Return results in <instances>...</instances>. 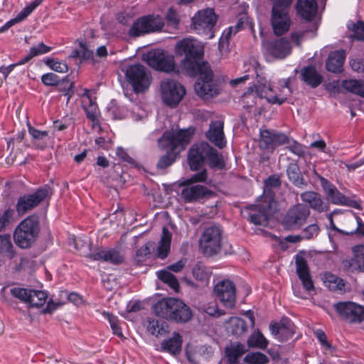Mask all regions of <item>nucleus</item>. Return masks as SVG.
<instances>
[{"label":"nucleus","instance_id":"nucleus-1","mask_svg":"<svg viewBox=\"0 0 364 364\" xmlns=\"http://www.w3.org/2000/svg\"><path fill=\"white\" fill-rule=\"evenodd\" d=\"M193 129H171L166 131L158 139V146L166 154L160 157L156 164L159 169H164L171 166L178 154L183 151L191 141Z\"/></svg>","mask_w":364,"mask_h":364},{"label":"nucleus","instance_id":"nucleus-2","mask_svg":"<svg viewBox=\"0 0 364 364\" xmlns=\"http://www.w3.org/2000/svg\"><path fill=\"white\" fill-rule=\"evenodd\" d=\"M176 53L179 55H185L181 63V67L187 73H195L203 62H200L204 55L203 44L193 38H184L177 42Z\"/></svg>","mask_w":364,"mask_h":364},{"label":"nucleus","instance_id":"nucleus-3","mask_svg":"<svg viewBox=\"0 0 364 364\" xmlns=\"http://www.w3.org/2000/svg\"><path fill=\"white\" fill-rule=\"evenodd\" d=\"M191 76H198L195 84V90L198 96L204 99L215 97L219 94L218 85L213 79V72L210 65L203 62L195 73H188Z\"/></svg>","mask_w":364,"mask_h":364},{"label":"nucleus","instance_id":"nucleus-4","mask_svg":"<svg viewBox=\"0 0 364 364\" xmlns=\"http://www.w3.org/2000/svg\"><path fill=\"white\" fill-rule=\"evenodd\" d=\"M39 231L38 218L36 215H30L16 228L14 232V242L22 249L28 248L36 242Z\"/></svg>","mask_w":364,"mask_h":364},{"label":"nucleus","instance_id":"nucleus-5","mask_svg":"<svg viewBox=\"0 0 364 364\" xmlns=\"http://www.w3.org/2000/svg\"><path fill=\"white\" fill-rule=\"evenodd\" d=\"M290 83V77L280 79L278 86H273L269 82L264 83L258 85L257 91L260 97L265 98L269 104L281 105L292 94Z\"/></svg>","mask_w":364,"mask_h":364},{"label":"nucleus","instance_id":"nucleus-6","mask_svg":"<svg viewBox=\"0 0 364 364\" xmlns=\"http://www.w3.org/2000/svg\"><path fill=\"white\" fill-rule=\"evenodd\" d=\"M127 81L132 85L135 93L144 92L151 82V73L141 64H133L125 70Z\"/></svg>","mask_w":364,"mask_h":364},{"label":"nucleus","instance_id":"nucleus-7","mask_svg":"<svg viewBox=\"0 0 364 364\" xmlns=\"http://www.w3.org/2000/svg\"><path fill=\"white\" fill-rule=\"evenodd\" d=\"M222 233V229L219 226H210L205 229L199 240L200 249L204 255L212 256L220 252Z\"/></svg>","mask_w":364,"mask_h":364},{"label":"nucleus","instance_id":"nucleus-8","mask_svg":"<svg viewBox=\"0 0 364 364\" xmlns=\"http://www.w3.org/2000/svg\"><path fill=\"white\" fill-rule=\"evenodd\" d=\"M274 204L275 200L271 195L259 198L256 204L250 207V209L253 211L250 213V221L257 225L266 226Z\"/></svg>","mask_w":364,"mask_h":364},{"label":"nucleus","instance_id":"nucleus-9","mask_svg":"<svg viewBox=\"0 0 364 364\" xmlns=\"http://www.w3.org/2000/svg\"><path fill=\"white\" fill-rule=\"evenodd\" d=\"M217 21V16L212 9L198 11L192 18L191 28L198 34H210L209 38L213 37L211 31Z\"/></svg>","mask_w":364,"mask_h":364},{"label":"nucleus","instance_id":"nucleus-10","mask_svg":"<svg viewBox=\"0 0 364 364\" xmlns=\"http://www.w3.org/2000/svg\"><path fill=\"white\" fill-rule=\"evenodd\" d=\"M333 307L340 317L350 324L364 321V306L353 301H341L334 304Z\"/></svg>","mask_w":364,"mask_h":364},{"label":"nucleus","instance_id":"nucleus-11","mask_svg":"<svg viewBox=\"0 0 364 364\" xmlns=\"http://www.w3.org/2000/svg\"><path fill=\"white\" fill-rule=\"evenodd\" d=\"M164 21L161 16L149 15L138 18L129 31L132 37H139L146 33L159 31L162 29Z\"/></svg>","mask_w":364,"mask_h":364},{"label":"nucleus","instance_id":"nucleus-12","mask_svg":"<svg viewBox=\"0 0 364 364\" xmlns=\"http://www.w3.org/2000/svg\"><path fill=\"white\" fill-rule=\"evenodd\" d=\"M51 193L50 188L48 186H44L31 194H26L19 197L16 205L18 214L19 215L26 214L38 205Z\"/></svg>","mask_w":364,"mask_h":364},{"label":"nucleus","instance_id":"nucleus-13","mask_svg":"<svg viewBox=\"0 0 364 364\" xmlns=\"http://www.w3.org/2000/svg\"><path fill=\"white\" fill-rule=\"evenodd\" d=\"M161 90L164 102L171 107H176L186 95L185 87L173 80L162 81Z\"/></svg>","mask_w":364,"mask_h":364},{"label":"nucleus","instance_id":"nucleus-14","mask_svg":"<svg viewBox=\"0 0 364 364\" xmlns=\"http://www.w3.org/2000/svg\"><path fill=\"white\" fill-rule=\"evenodd\" d=\"M310 215L309 208L302 203H298L288 210L282 220V225L287 230L300 228Z\"/></svg>","mask_w":364,"mask_h":364},{"label":"nucleus","instance_id":"nucleus-15","mask_svg":"<svg viewBox=\"0 0 364 364\" xmlns=\"http://www.w3.org/2000/svg\"><path fill=\"white\" fill-rule=\"evenodd\" d=\"M146 61L151 67L158 70L171 73L176 70L173 56L167 54L163 50L149 51L146 55Z\"/></svg>","mask_w":364,"mask_h":364},{"label":"nucleus","instance_id":"nucleus-16","mask_svg":"<svg viewBox=\"0 0 364 364\" xmlns=\"http://www.w3.org/2000/svg\"><path fill=\"white\" fill-rule=\"evenodd\" d=\"M211 151L212 146L207 142L194 144L188 154V162L191 170H198L204 164L208 153Z\"/></svg>","mask_w":364,"mask_h":364},{"label":"nucleus","instance_id":"nucleus-17","mask_svg":"<svg viewBox=\"0 0 364 364\" xmlns=\"http://www.w3.org/2000/svg\"><path fill=\"white\" fill-rule=\"evenodd\" d=\"M214 291L225 307L230 309L235 307L236 289L231 281L228 279L220 281L215 286Z\"/></svg>","mask_w":364,"mask_h":364},{"label":"nucleus","instance_id":"nucleus-18","mask_svg":"<svg viewBox=\"0 0 364 364\" xmlns=\"http://www.w3.org/2000/svg\"><path fill=\"white\" fill-rule=\"evenodd\" d=\"M321 185L331 202L336 205H348L358 208L357 203L341 193L336 187L325 178L320 176Z\"/></svg>","mask_w":364,"mask_h":364},{"label":"nucleus","instance_id":"nucleus-19","mask_svg":"<svg viewBox=\"0 0 364 364\" xmlns=\"http://www.w3.org/2000/svg\"><path fill=\"white\" fill-rule=\"evenodd\" d=\"M262 46L268 54L278 59L286 58L291 50L289 41L284 38L265 41Z\"/></svg>","mask_w":364,"mask_h":364},{"label":"nucleus","instance_id":"nucleus-20","mask_svg":"<svg viewBox=\"0 0 364 364\" xmlns=\"http://www.w3.org/2000/svg\"><path fill=\"white\" fill-rule=\"evenodd\" d=\"M269 330L273 336L283 342L292 338L295 333V326L291 320L284 318L279 323H271Z\"/></svg>","mask_w":364,"mask_h":364},{"label":"nucleus","instance_id":"nucleus-21","mask_svg":"<svg viewBox=\"0 0 364 364\" xmlns=\"http://www.w3.org/2000/svg\"><path fill=\"white\" fill-rule=\"evenodd\" d=\"M271 24L277 36L282 35L289 31L291 25L289 10H272Z\"/></svg>","mask_w":364,"mask_h":364},{"label":"nucleus","instance_id":"nucleus-22","mask_svg":"<svg viewBox=\"0 0 364 364\" xmlns=\"http://www.w3.org/2000/svg\"><path fill=\"white\" fill-rule=\"evenodd\" d=\"M212 194L207 187L193 183H184L181 196L185 202L193 203Z\"/></svg>","mask_w":364,"mask_h":364},{"label":"nucleus","instance_id":"nucleus-23","mask_svg":"<svg viewBox=\"0 0 364 364\" xmlns=\"http://www.w3.org/2000/svg\"><path fill=\"white\" fill-rule=\"evenodd\" d=\"M42 82L46 86L58 85V90L63 92V95L67 97V104L69 102L71 97L74 94L73 84L68 80H63L58 84L59 78L57 75L50 73L42 75Z\"/></svg>","mask_w":364,"mask_h":364},{"label":"nucleus","instance_id":"nucleus-24","mask_svg":"<svg viewBox=\"0 0 364 364\" xmlns=\"http://www.w3.org/2000/svg\"><path fill=\"white\" fill-rule=\"evenodd\" d=\"M223 127V121H212L205 134L207 139L220 149H223L226 145Z\"/></svg>","mask_w":364,"mask_h":364},{"label":"nucleus","instance_id":"nucleus-25","mask_svg":"<svg viewBox=\"0 0 364 364\" xmlns=\"http://www.w3.org/2000/svg\"><path fill=\"white\" fill-rule=\"evenodd\" d=\"M295 263L296 273L304 289L307 291L313 290L314 287L306 259L302 255H296L295 257Z\"/></svg>","mask_w":364,"mask_h":364},{"label":"nucleus","instance_id":"nucleus-26","mask_svg":"<svg viewBox=\"0 0 364 364\" xmlns=\"http://www.w3.org/2000/svg\"><path fill=\"white\" fill-rule=\"evenodd\" d=\"M303 202L308 203L314 210L322 213L329 210L328 205L325 203L321 196L314 191H306L301 195Z\"/></svg>","mask_w":364,"mask_h":364},{"label":"nucleus","instance_id":"nucleus-27","mask_svg":"<svg viewBox=\"0 0 364 364\" xmlns=\"http://www.w3.org/2000/svg\"><path fill=\"white\" fill-rule=\"evenodd\" d=\"M353 258L343 262L344 266L351 270L364 272V245H359L353 247Z\"/></svg>","mask_w":364,"mask_h":364},{"label":"nucleus","instance_id":"nucleus-28","mask_svg":"<svg viewBox=\"0 0 364 364\" xmlns=\"http://www.w3.org/2000/svg\"><path fill=\"white\" fill-rule=\"evenodd\" d=\"M82 97V106L85 112L86 117L92 122L97 121V114L99 109L96 102L92 99L90 95V90L85 89Z\"/></svg>","mask_w":364,"mask_h":364},{"label":"nucleus","instance_id":"nucleus-29","mask_svg":"<svg viewBox=\"0 0 364 364\" xmlns=\"http://www.w3.org/2000/svg\"><path fill=\"white\" fill-rule=\"evenodd\" d=\"M43 0H34L27 5L17 16L7 21L3 26L0 28V33H3L9 29L14 25L23 21L27 18L33 11L43 3Z\"/></svg>","mask_w":364,"mask_h":364},{"label":"nucleus","instance_id":"nucleus-30","mask_svg":"<svg viewBox=\"0 0 364 364\" xmlns=\"http://www.w3.org/2000/svg\"><path fill=\"white\" fill-rule=\"evenodd\" d=\"M174 298L163 299L152 307L154 313L159 317L170 319L173 308L177 307Z\"/></svg>","mask_w":364,"mask_h":364},{"label":"nucleus","instance_id":"nucleus-31","mask_svg":"<svg viewBox=\"0 0 364 364\" xmlns=\"http://www.w3.org/2000/svg\"><path fill=\"white\" fill-rule=\"evenodd\" d=\"M296 9L304 19L310 21L317 13L318 4L316 0H298Z\"/></svg>","mask_w":364,"mask_h":364},{"label":"nucleus","instance_id":"nucleus-32","mask_svg":"<svg viewBox=\"0 0 364 364\" xmlns=\"http://www.w3.org/2000/svg\"><path fill=\"white\" fill-rule=\"evenodd\" d=\"M345 58L346 53L343 50L331 52L326 63V70L334 73H341L343 69Z\"/></svg>","mask_w":364,"mask_h":364},{"label":"nucleus","instance_id":"nucleus-33","mask_svg":"<svg viewBox=\"0 0 364 364\" xmlns=\"http://www.w3.org/2000/svg\"><path fill=\"white\" fill-rule=\"evenodd\" d=\"M175 301L178 306L173 308L170 319L181 323L188 321L192 316L190 308L180 299H175Z\"/></svg>","mask_w":364,"mask_h":364},{"label":"nucleus","instance_id":"nucleus-34","mask_svg":"<svg viewBox=\"0 0 364 364\" xmlns=\"http://www.w3.org/2000/svg\"><path fill=\"white\" fill-rule=\"evenodd\" d=\"M182 343V336L178 333L174 332L171 338L162 341L161 346L163 351L176 355L181 353Z\"/></svg>","mask_w":364,"mask_h":364},{"label":"nucleus","instance_id":"nucleus-35","mask_svg":"<svg viewBox=\"0 0 364 364\" xmlns=\"http://www.w3.org/2000/svg\"><path fill=\"white\" fill-rule=\"evenodd\" d=\"M300 73L301 80L311 87H317L322 82L323 77L312 66L303 68Z\"/></svg>","mask_w":364,"mask_h":364},{"label":"nucleus","instance_id":"nucleus-36","mask_svg":"<svg viewBox=\"0 0 364 364\" xmlns=\"http://www.w3.org/2000/svg\"><path fill=\"white\" fill-rule=\"evenodd\" d=\"M172 234L166 227H163L162 235L157 247L156 255L160 259H165L170 252Z\"/></svg>","mask_w":364,"mask_h":364},{"label":"nucleus","instance_id":"nucleus-37","mask_svg":"<svg viewBox=\"0 0 364 364\" xmlns=\"http://www.w3.org/2000/svg\"><path fill=\"white\" fill-rule=\"evenodd\" d=\"M245 346L240 343H233L225 348V355L229 364H240L239 358L245 353Z\"/></svg>","mask_w":364,"mask_h":364},{"label":"nucleus","instance_id":"nucleus-38","mask_svg":"<svg viewBox=\"0 0 364 364\" xmlns=\"http://www.w3.org/2000/svg\"><path fill=\"white\" fill-rule=\"evenodd\" d=\"M28 130L32 137V141L38 148L43 149L46 146L48 140V132L38 130L29 123H28Z\"/></svg>","mask_w":364,"mask_h":364},{"label":"nucleus","instance_id":"nucleus-39","mask_svg":"<svg viewBox=\"0 0 364 364\" xmlns=\"http://www.w3.org/2000/svg\"><path fill=\"white\" fill-rule=\"evenodd\" d=\"M247 344L250 348L265 350L269 345V341L264 336L259 330L257 329L255 330L249 336Z\"/></svg>","mask_w":364,"mask_h":364},{"label":"nucleus","instance_id":"nucleus-40","mask_svg":"<svg viewBox=\"0 0 364 364\" xmlns=\"http://www.w3.org/2000/svg\"><path fill=\"white\" fill-rule=\"evenodd\" d=\"M228 331L235 336H241L247 331L246 322L239 317H232L228 321Z\"/></svg>","mask_w":364,"mask_h":364},{"label":"nucleus","instance_id":"nucleus-41","mask_svg":"<svg viewBox=\"0 0 364 364\" xmlns=\"http://www.w3.org/2000/svg\"><path fill=\"white\" fill-rule=\"evenodd\" d=\"M287 173L289 181H291L294 186L302 187L306 184L296 164H289L287 169Z\"/></svg>","mask_w":364,"mask_h":364},{"label":"nucleus","instance_id":"nucleus-42","mask_svg":"<svg viewBox=\"0 0 364 364\" xmlns=\"http://www.w3.org/2000/svg\"><path fill=\"white\" fill-rule=\"evenodd\" d=\"M0 254L9 259L14 258L16 255L9 235H0Z\"/></svg>","mask_w":364,"mask_h":364},{"label":"nucleus","instance_id":"nucleus-43","mask_svg":"<svg viewBox=\"0 0 364 364\" xmlns=\"http://www.w3.org/2000/svg\"><path fill=\"white\" fill-rule=\"evenodd\" d=\"M50 50V47L47 46L43 43H41L38 46L31 48L29 53L23 58L18 61V64L23 65L28 63L33 58L47 53Z\"/></svg>","mask_w":364,"mask_h":364},{"label":"nucleus","instance_id":"nucleus-44","mask_svg":"<svg viewBox=\"0 0 364 364\" xmlns=\"http://www.w3.org/2000/svg\"><path fill=\"white\" fill-rule=\"evenodd\" d=\"M325 285L332 291L343 290L345 287L344 281L331 273H326L323 276Z\"/></svg>","mask_w":364,"mask_h":364},{"label":"nucleus","instance_id":"nucleus-45","mask_svg":"<svg viewBox=\"0 0 364 364\" xmlns=\"http://www.w3.org/2000/svg\"><path fill=\"white\" fill-rule=\"evenodd\" d=\"M158 278L167 284L176 292L178 291L180 285L176 277L168 270H160L156 272Z\"/></svg>","mask_w":364,"mask_h":364},{"label":"nucleus","instance_id":"nucleus-46","mask_svg":"<svg viewBox=\"0 0 364 364\" xmlns=\"http://www.w3.org/2000/svg\"><path fill=\"white\" fill-rule=\"evenodd\" d=\"M342 87L354 94L364 97V86L357 80H346L342 82Z\"/></svg>","mask_w":364,"mask_h":364},{"label":"nucleus","instance_id":"nucleus-47","mask_svg":"<svg viewBox=\"0 0 364 364\" xmlns=\"http://www.w3.org/2000/svg\"><path fill=\"white\" fill-rule=\"evenodd\" d=\"M281 186V180L280 178L277 175L270 176L268 178L264 181V193L262 196L259 197L262 198L263 197H267V196H272L274 198V194L272 192V190L274 188H279Z\"/></svg>","mask_w":364,"mask_h":364},{"label":"nucleus","instance_id":"nucleus-48","mask_svg":"<svg viewBox=\"0 0 364 364\" xmlns=\"http://www.w3.org/2000/svg\"><path fill=\"white\" fill-rule=\"evenodd\" d=\"M274 131L264 129L260 131L259 147L263 149H274Z\"/></svg>","mask_w":364,"mask_h":364},{"label":"nucleus","instance_id":"nucleus-49","mask_svg":"<svg viewBox=\"0 0 364 364\" xmlns=\"http://www.w3.org/2000/svg\"><path fill=\"white\" fill-rule=\"evenodd\" d=\"M269 361L265 354L258 351L247 353L244 358V362L247 364H267Z\"/></svg>","mask_w":364,"mask_h":364},{"label":"nucleus","instance_id":"nucleus-50","mask_svg":"<svg viewBox=\"0 0 364 364\" xmlns=\"http://www.w3.org/2000/svg\"><path fill=\"white\" fill-rule=\"evenodd\" d=\"M208 160L209 166L213 168L222 169L225 166V162L221 155H219L218 151L212 147V151L208 153L207 159Z\"/></svg>","mask_w":364,"mask_h":364},{"label":"nucleus","instance_id":"nucleus-51","mask_svg":"<svg viewBox=\"0 0 364 364\" xmlns=\"http://www.w3.org/2000/svg\"><path fill=\"white\" fill-rule=\"evenodd\" d=\"M124 256L118 250L110 248L106 250V262L113 264H120L124 262Z\"/></svg>","mask_w":364,"mask_h":364},{"label":"nucleus","instance_id":"nucleus-52","mask_svg":"<svg viewBox=\"0 0 364 364\" xmlns=\"http://www.w3.org/2000/svg\"><path fill=\"white\" fill-rule=\"evenodd\" d=\"M47 297V294L45 291L33 289L32 297H31L28 304L33 307L42 306L46 303Z\"/></svg>","mask_w":364,"mask_h":364},{"label":"nucleus","instance_id":"nucleus-53","mask_svg":"<svg viewBox=\"0 0 364 364\" xmlns=\"http://www.w3.org/2000/svg\"><path fill=\"white\" fill-rule=\"evenodd\" d=\"M33 289L16 287L11 289V294L22 301L29 304L31 297H32Z\"/></svg>","mask_w":364,"mask_h":364},{"label":"nucleus","instance_id":"nucleus-54","mask_svg":"<svg viewBox=\"0 0 364 364\" xmlns=\"http://www.w3.org/2000/svg\"><path fill=\"white\" fill-rule=\"evenodd\" d=\"M102 315L105 318H106L110 324V326L112 329L113 333L117 335L119 337H122V332L121 327L119 324V321L117 316L109 314V312H103Z\"/></svg>","mask_w":364,"mask_h":364},{"label":"nucleus","instance_id":"nucleus-55","mask_svg":"<svg viewBox=\"0 0 364 364\" xmlns=\"http://www.w3.org/2000/svg\"><path fill=\"white\" fill-rule=\"evenodd\" d=\"M46 64L48 65L53 70L58 73H65L68 70V66L64 62L55 61L53 59L48 58L46 60Z\"/></svg>","mask_w":364,"mask_h":364},{"label":"nucleus","instance_id":"nucleus-56","mask_svg":"<svg viewBox=\"0 0 364 364\" xmlns=\"http://www.w3.org/2000/svg\"><path fill=\"white\" fill-rule=\"evenodd\" d=\"M193 277L200 282H207L209 275L205 269L199 264H196L192 270Z\"/></svg>","mask_w":364,"mask_h":364},{"label":"nucleus","instance_id":"nucleus-57","mask_svg":"<svg viewBox=\"0 0 364 364\" xmlns=\"http://www.w3.org/2000/svg\"><path fill=\"white\" fill-rule=\"evenodd\" d=\"M148 331L152 334L158 336L159 334H162L164 329V323L160 324V322L155 319H150L149 321V324L147 326Z\"/></svg>","mask_w":364,"mask_h":364},{"label":"nucleus","instance_id":"nucleus-58","mask_svg":"<svg viewBox=\"0 0 364 364\" xmlns=\"http://www.w3.org/2000/svg\"><path fill=\"white\" fill-rule=\"evenodd\" d=\"M348 28L354 32L353 38L364 41V22L358 21L352 26H348Z\"/></svg>","mask_w":364,"mask_h":364},{"label":"nucleus","instance_id":"nucleus-59","mask_svg":"<svg viewBox=\"0 0 364 364\" xmlns=\"http://www.w3.org/2000/svg\"><path fill=\"white\" fill-rule=\"evenodd\" d=\"M208 173L205 169L193 174L190 178L186 180L184 183H196L198 182H207Z\"/></svg>","mask_w":364,"mask_h":364},{"label":"nucleus","instance_id":"nucleus-60","mask_svg":"<svg viewBox=\"0 0 364 364\" xmlns=\"http://www.w3.org/2000/svg\"><path fill=\"white\" fill-rule=\"evenodd\" d=\"M320 231L318 225L316 223L309 225L304 230V237L307 240L316 237Z\"/></svg>","mask_w":364,"mask_h":364},{"label":"nucleus","instance_id":"nucleus-61","mask_svg":"<svg viewBox=\"0 0 364 364\" xmlns=\"http://www.w3.org/2000/svg\"><path fill=\"white\" fill-rule=\"evenodd\" d=\"M272 3V10H289L293 0H271Z\"/></svg>","mask_w":364,"mask_h":364},{"label":"nucleus","instance_id":"nucleus-62","mask_svg":"<svg viewBox=\"0 0 364 364\" xmlns=\"http://www.w3.org/2000/svg\"><path fill=\"white\" fill-rule=\"evenodd\" d=\"M165 18L167 23L173 26L174 28H176L179 23L178 14L172 8H170L168 10Z\"/></svg>","mask_w":364,"mask_h":364},{"label":"nucleus","instance_id":"nucleus-63","mask_svg":"<svg viewBox=\"0 0 364 364\" xmlns=\"http://www.w3.org/2000/svg\"><path fill=\"white\" fill-rule=\"evenodd\" d=\"M81 51L75 50L73 55V57H81L82 58L90 59L94 56L93 50L88 49L85 45L80 43Z\"/></svg>","mask_w":364,"mask_h":364},{"label":"nucleus","instance_id":"nucleus-64","mask_svg":"<svg viewBox=\"0 0 364 364\" xmlns=\"http://www.w3.org/2000/svg\"><path fill=\"white\" fill-rule=\"evenodd\" d=\"M288 149L295 155L298 156H303L305 154L304 149L302 146V145L299 143H298L296 141H292V142L288 143Z\"/></svg>","mask_w":364,"mask_h":364}]
</instances>
